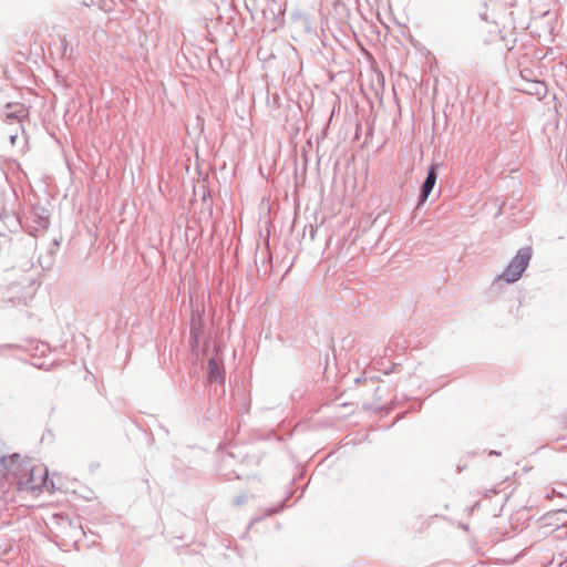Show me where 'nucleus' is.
Segmentation results:
<instances>
[{"instance_id":"1","label":"nucleus","mask_w":567,"mask_h":567,"mask_svg":"<svg viewBox=\"0 0 567 567\" xmlns=\"http://www.w3.org/2000/svg\"><path fill=\"white\" fill-rule=\"evenodd\" d=\"M27 471H29L28 477L20 478L19 489L33 492L45 488L49 493L66 489L61 483L62 476L60 474L54 473L49 481V472L43 464H33L31 462Z\"/></svg>"},{"instance_id":"2","label":"nucleus","mask_w":567,"mask_h":567,"mask_svg":"<svg viewBox=\"0 0 567 567\" xmlns=\"http://www.w3.org/2000/svg\"><path fill=\"white\" fill-rule=\"evenodd\" d=\"M530 257L532 252L529 248L520 249L504 272L499 276V279H503L506 282H515L518 280L528 266Z\"/></svg>"},{"instance_id":"3","label":"nucleus","mask_w":567,"mask_h":567,"mask_svg":"<svg viewBox=\"0 0 567 567\" xmlns=\"http://www.w3.org/2000/svg\"><path fill=\"white\" fill-rule=\"evenodd\" d=\"M262 18L267 21H276L284 14V10L276 0H260Z\"/></svg>"},{"instance_id":"4","label":"nucleus","mask_w":567,"mask_h":567,"mask_svg":"<svg viewBox=\"0 0 567 567\" xmlns=\"http://www.w3.org/2000/svg\"><path fill=\"white\" fill-rule=\"evenodd\" d=\"M8 110L9 111L6 113V118L8 122H11L12 120H18V122L21 123L22 120L28 116V110L22 104H8Z\"/></svg>"},{"instance_id":"5","label":"nucleus","mask_w":567,"mask_h":567,"mask_svg":"<svg viewBox=\"0 0 567 567\" xmlns=\"http://www.w3.org/2000/svg\"><path fill=\"white\" fill-rule=\"evenodd\" d=\"M436 178H437V174L435 172V168L432 167L429 171L426 179H425V182L423 184V187H422L421 202L426 200V198L429 197L431 190L433 189V187H434V185L436 183Z\"/></svg>"},{"instance_id":"6","label":"nucleus","mask_w":567,"mask_h":567,"mask_svg":"<svg viewBox=\"0 0 567 567\" xmlns=\"http://www.w3.org/2000/svg\"><path fill=\"white\" fill-rule=\"evenodd\" d=\"M208 369H209L210 378L217 379V377L219 375V365L215 359H210L208 361Z\"/></svg>"},{"instance_id":"7","label":"nucleus","mask_w":567,"mask_h":567,"mask_svg":"<svg viewBox=\"0 0 567 567\" xmlns=\"http://www.w3.org/2000/svg\"><path fill=\"white\" fill-rule=\"evenodd\" d=\"M535 86H536V94L540 95L545 92V86L543 83L536 82Z\"/></svg>"},{"instance_id":"8","label":"nucleus","mask_w":567,"mask_h":567,"mask_svg":"<svg viewBox=\"0 0 567 567\" xmlns=\"http://www.w3.org/2000/svg\"><path fill=\"white\" fill-rule=\"evenodd\" d=\"M17 138H18V136L16 134L10 136V142L12 145L16 144Z\"/></svg>"},{"instance_id":"9","label":"nucleus","mask_w":567,"mask_h":567,"mask_svg":"<svg viewBox=\"0 0 567 567\" xmlns=\"http://www.w3.org/2000/svg\"><path fill=\"white\" fill-rule=\"evenodd\" d=\"M560 514H561V513L559 512V513H556V514H554V515H549L547 518H548V519H553L555 516H558V515H560Z\"/></svg>"},{"instance_id":"10","label":"nucleus","mask_w":567,"mask_h":567,"mask_svg":"<svg viewBox=\"0 0 567 567\" xmlns=\"http://www.w3.org/2000/svg\"><path fill=\"white\" fill-rule=\"evenodd\" d=\"M28 474H29V471H22L21 472V475L24 476V477H28Z\"/></svg>"},{"instance_id":"11","label":"nucleus","mask_w":567,"mask_h":567,"mask_svg":"<svg viewBox=\"0 0 567 567\" xmlns=\"http://www.w3.org/2000/svg\"><path fill=\"white\" fill-rule=\"evenodd\" d=\"M563 525H567V522H564V520H563Z\"/></svg>"},{"instance_id":"12","label":"nucleus","mask_w":567,"mask_h":567,"mask_svg":"<svg viewBox=\"0 0 567 567\" xmlns=\"http://www.w3.org/2000/svg\"><path fill=\"white\" fill-rule=\"evenodd\" d=\"M565 423H566V425H567V416H566Z\"/></svg>"}]
</instances>
